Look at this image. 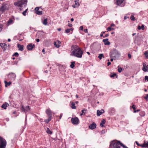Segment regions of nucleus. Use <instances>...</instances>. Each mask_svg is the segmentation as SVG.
Instances as JSON below:
<instances>
[{
	"mask_svg": "<svg viewBox=\"0 0 148 148\" xmlns=\"http://www.w3.org/2000/svg\"><path fill=\"white\" fill-rule=\"evenodd\" d=\"M72 54L73 55L78 58H81L83 51L77 46L73 45L71 47Z\"/></svg>",
	"mask_w": 148,
	"mask_h": 148,
	"instance_id": "f257e3e1",
	"label": "nucleus"
},
{
	"mask_svg": "<svg viewBox=\"0 0 148 148\" xmlns=\"http://www.w3.org/2000/svg\"><path fill=\"white\" fill-rule=\"evenodd\" d=\"M123 144L119 141L114 140L111 141L110 148H122Z\"/></svg>",
	"mask_w": 148,
	"mask_h": 148,
	"instance_id": "f03ea898",
	"label": "nucleus"
},
{
	"mask_svg": "<svg viewBox=\"0 0 148 148\" xmlns=\"http://www.w3.org/2000/svg\"><path fill=\"white\" fill-rule=\"evenodd\" d=\"M110 58H112L114 60H115L117 57H119L120 56V53L114 49L110 52Z\"/></svg>",
	"mask_w": 148,
	"mask_h": 148,
	"instance_id": "7ed1b4c3",
	"label": "nucleus"
},
{
	"mask_svg": "<svg viewBox=\"0 0 148 148\" xmlns=\"http://www.w3.org/2000/svg\"><path fill=\"white\" fill-rule=\"evenodd\" d=\"M27 3V0H20L14 3V5L18 7H22L23 4H26Z\"/></svg>",
	"mask_w": 148,
	"mask_h": 148,
	"instance_id": "20e7f679",
	"label": "nucleus"
},
{
	"mask_svg": "<svg viewBox=\"0 0 148 148\" xmlns=\"http://www.w3.org/2000/svg\"><path fill=\"white\" fill-rule=\"evenodd\" d=\"M21 110L22 112L27 113L29 112L30 110L29 106H27L25 107H24L23 105H21Z\"/></svg>",
	"mask_w": 148,
	"mask_h": 148,
	"instance_id": "39448f33",
	"label": "nucleus"
},
{
	"mask_svg": "<svg viewBox=\"0 0 148 148\" xmlns=\"http://www.w3.org/2000/svg\"><path fill=\"white\" fill-rule=\"evenodd\" d=\"M6 143L5 139H0V148H5Z\"/></svg>",
	"mask_w": 148,
	"mask_h": 148,
	"instance_id": "423d86ee",
	"label": "nucleus"
},
{
	"mask_svg": "<svg viewBox=\"0 0 148 148\" xmlns=\"http://www.w3.org/2000/svg\"><path fill=\"white\" fill-rule=\"evenodd\" d=\"M71 121L72 123L74 125H77L79 123V120L77 117L72 118Z\"/></svg>",
	"mask_w": 148,
	"mask_h": 148,
	"instance_id": "0eeeda50",
	"label": "nucleus"
},
{
	"mask_svg": "<svg viewBox=\"0 0 148 148\" xmlns=\"http://www.w3.org/2000/svg\"><path fill=\"white\" fill-rule=\"evenodd\" d=\"M8 77L11 80L14 81L16 77V75L14 73H11L9 74Z\"/></svg>",
	"mask_w": 148,
	"mask_h": 148,
	"instance_id": "6e6552de",
	"label": "nucleus"
},
{
	"mask_svg": "<svg viewBox=\"0 0 148 148\" xmlns=\"http://www.w3.org/2000/svg\"><path fill=\"white\" fill-rule=\"evenodd\" d=\"M8 9V7L5 5H3L0 8V10L3 12L6 10H7Z\"/></svg>",
	"mask_w": 148,
	"mask_h": 148,
	"instance_id": "1a4fd4ad",
	"label": "nucleus"
},
{
	"mask_svg": "<svg viewBox=\"0 0 148 148\" xmlns=\"http://www.w3.org/2000/svg\"><path fill=\"white\" fill-rule=\"evenodd\" d=\"M39 7H36L35 9V11L36 13L38 15H41L42 13V11H40L39 10Z\"/></svg>",
	"mask_w": 148,
	"mask_h": 148,
	"instance_id": "9d476101",
	"label": "nucleus"
},
{
	"mask_svg": "<svg viewBox=\"0 0 148 148\" xmlns=\"http://www.w3.org/2000/svg\"><path fill=\"white\" fill-rule=\"evenodd\" d=\"M35 47V45L32 44V43H30L27 46V48L28 50H31Z\"/></svg>",
	"mask_w": 148,
	"mask_h": 148,
	"instance_id": "9b49d317",
	"label": "nucleus"
},
{
	"mask_svg": "<svg viewBox=\"0 0 148 148\" xmlns=\"http://www.w3.org/2000/svg\"><path fill=\"white\" fill-rule=\"evenodd\" d=\"M140 147L142 148H148V141H145V140L144 141V143L143 144H141V145H140Z\"/></svg>",
	"mask_w": 148,
	"mask_h": 148,
	"instance_id": "f8f14e48",
	"label": "nucleus"
},
{
	"mask_svg": "<svg viewBox=\"0 0 148 148\" xmlns=\"http://www.w3.org/2000/svg\"><path fill=\"white\" fill-rule=\"evenodd\" d=\"M143 68L142 70L145 72L148 71V65H146L145 63L143 64Z\"/></svg>",
	"mask_w": 148,
	"mask_h": 148,
	"instance_id": "ddd939ff",
	"label": "nucleus"
},
{
	"mask_svg": "<svg viewBox=\"0 0 148 148\" xmlns=\"http://www.w3.org/2000/svg\"><path fill=\"white\" fill-rule=\"evenodd\" d=\"M96 124L95 122H93L92 124L90 125L89 126V128L91 130L95 129L96 127Z\"/></svg>",
	"mask_w": 148,
	"mask_h": 148,
	"instance_id": "4468645a",
	"label": "nucleus"
},
{
	"mask_svg": "<svg viewBox=\"0 0 148 148\" xmlns=\"http://www.w3.org/2000/svg\"><path fill=\"white\" fill-rule=\"evenodd\" d=\"M109 112L110 114H113L115 112V110L114 108H111L109 110Z\"/></svg>",
	"mask_w": 148,
	"mask_h": 148,
	"instance_id": "2eb2a0df",
	"label": "nucleus"
},
{
	"mask_svg": "<svg viewBox=\"0 0 148 148\" xmlns=\"http://www.w3.org/2000/svg\"><path fill=\"white\" fill-rule=\"evenodd\" d=\"M108 39L106 38L104 39L103 40V41L104 43V44L105 45H109L110 44V42L108 41Z\"/></svg>",
	"mask_w": 148,
	"mask_h": 148,
	"instance_id": "dca6fc26",
	"label": "nucleus"
},
{
	"mask_svg": "<svg viewBox=\"0 0 148 148\" xmlns=\"http://www.w3.org/2000/svg\"><path fill=\"white\" fill-rule=\"evenodd\" d=\"M8 106H9V104L5 102V103L3 104L1 106V108H4V109H6L7 108V107Z\"/></svg>",
	"mask_w": 148,
	"mask_h": 148,
	"instance_id": "f3484780",
	"label": "nucleus"
},
{
	"mask_svg": "<svg viewBox=\"0 0 148 148\" xmlns=\"http://www.w3.org/2000/svg\"><path fill=\"white\" fill-rule=\"evenodd\" d=\"M46 113L49 116H52L51 111L49 109H47L46 111Z\"/></svg>",
	"mask_w": 148,
	"mask_h": 148,
	"instance_id": "a211bd4d",
	"label": "nucleus"
},
{
	"mask_svg": "<svg viewBox=\"0 0 148 148\" xmlns=\"http://www.w3.org/2000/svg\"><path fill=\"white\" fill-rule=\"evenodd\" d=\"M23 45H21L19 44L17 45V47L19 49V50L23 51Z\"/></svg>",
	"mask_w": 148,
	"mask_h": 148,
	"instance_id": "6ab92c4d",
	"label": "nucleus"
},
{
	"mask_svg": "<svg viewBox=\"0 0 148 148\" xmlns=\"http://www.w3.org/2000/svg\"><path fill=\"white\" fill-rule=\"evenodd\" d=\"M0 46L3 48V50H4L5 49V47H6L7 45L5 43H1L0 44Z\"/></svg>",
	"mask_w": 148,
	"mask_h": 148,
	"instance_id": "aec40b11",
	"label": "nucleus"
},
{
	"mask_svg": "<svg viewBox=\"0 0 148 148\" xmlns=\"http://www.w3.org/2000/svg\"><path fill=\"white\" fill-rule=\"evenodd\" d=\"M102 110L103 111V112H101L99 110H97V116H99L101 115L103 113H104V110L103 109Z\"/></svg>",
	"mask_w": 148,
	"mask_h": 148,
	"instance_id": "412c9836",
	"label": "nucleus"
},
{
	"mask_svg": "<svg viewBox=\"0 0 148 148\" xmlns=\"http://www.w3.org/2000/svg\"><path fill=\"white\" fill-rule=\"evenodd\" d=\"M4 82L5 84V87H7L8 86H10L12 84L11 82H8L6 81H5Z\"/></svg>",
	"mask_w": 148,
	"mask_h": 148,
	"instance_id": "4be33fe9",
	"label": "nucleus"
},
{
	"mask_svg": "<svg viewBox=\"0 0 148 148\" xmlns=\"http://www.w3.org/2000/svg\"><path fill=\"white\" fill-rule=\"evenodd\" d=\"M106 122V120L105 119H102L100 123V125L101 127L104 126L103 124H104Z\"/></svg>",
	"mask_w": 148,
	"mask_h": 148,
	"instance_id": "5701e85b",
	"label": "nucleus"
},
{
	"mask_svg": "<svg viewBox=\"0 0 148 148\" xmlns=\"http://www.w3.org/2000/svg\"><path fill=\"white\" fill-rule=\"evenodd\" d=\"M124 0H118L116 1L117 4L118 5H121L123 3Z\"/></svg>",
	"mask_w": 148,
	"mask_h": 148,
	"instance_id": "b1692460",
	"label": "nucleus"
},
{
	"mask_svg": "<svg viewBox=\"0 0 148 148\" xmlns=\"http://www.w3.org/2000/svg\"><path fill=\"white\" fill-rule=\"evenodd\" d=\"M144 26L143 25H142L141 27H140V25L138 26V29L139 30L142 29V30H144Z\"/></svg>",
	"mask_w": 148,
	"mask_h": 148,
	"instance_id": "393cba45",
	"label": "nucleus"
},
{
	"mask_svg": "<svg viewBox=\"0 0 148 148\" xmlns=\"http://www.w3.org/2000/svg\"><path fill=\"white\" fill-rule=\"evenodd\" d=\"M51 116H49V118L48 119L45 120V121L48 123H49L51 120Z\"/></svg>",
	"mask_w": 148,
	"mask_h": 148,
	"instance_id": "a878e982",
	"label": "nucleus"
},
{
	"mask_svg": "<svg viewBox=\"0 0 148 148\" xmlns=\"http://www.w3.org/2000/svg\"><path fill=\"white\" fill-rule=\"evenodd\" d=\"M71 107L72 109H75L76 108V107L75 106V104L74 103H73V102H72L71 103Z\"/></svg>",
	"mask_w": 148,
	"mask_h": 148,
	"instance_id": "bb28decb",
	"label": "nucleus"
},
{
	"mask_svg": "<svg viewBox=\"0 0 148 148\" xmlns=\"http://www.w3.org/2000/svg\"><path fill=\"white\" fill-rule=\"evenodd\" d=\"M98 58H99L100 60L102 58H104L103 54L102 53L99 54Z\"/></svg>",
	"mask_w": 148,
	"mask_h": 148,
	"instance_id": "cd10ccee",
	"label": "nucleus"
},
{
	"mask_svg": "<svg viewBox=\"0 0 148 148\" xmlns=\"http://www.w3.org/2000/svg\"><path fill=\"white\" fill-rule=\"evenodd\" d=\"M75 62H71V64L70 65V67L71 68H73L75 66Z\"/></svg>",
	"mask_w": 148,
	"mask_h": 148,
	"instance_id": "c85d7f7f",
	"label": "nucleus"
},
{
	"mask_svg": "<svg viewBox=\"0 0 148 148\" xmlns=\"http://www.w3.org/2000/svg\"><path fill=\"white\" fill-rule=\"evenodd\" d=\"M46 132L48 134H51L52 133V132L50 131L49 129L48 128H47Z\"/></svg>",
	"mask_w": 148,
	"mask_h": 148,
	"instance_id": "c756f323",
	"label": "nucleus"
},
{
	"mask_svg": "<svg viewBox=\"0 0 148 148\" xmlns=\"http://www.w3.org/2000/svg\"><path fill=\"white\" fill-rule=\"evenodd\" d=\"M43 23L45 25H46L47 24V18L44 19L43 22Z\"/></svg>",
	"mask_w": 148,
	"mask_h": 148,
	"instance_id": "7c9ffc66",
	"label": "nucleus"
},
{
	"mask_svg": "<svg viewBox=\"0 0 148 148\" xmlns=\"http://www.w3.org/2000/svg\"><path fill=\"white\" fill-rule=\"evenodd\" d=\"M53 44L57 48H59L60 46V45L59 44H57V42H54Z\"/></svg>",
	"mask_w": 148,
	"mask_h": 148,
	"instance_id": "2f4dec72",
	"label": "nucleus"
},
{
	"mask_svg": "<svg viewBox=\"0 0 148 148\" xmlns=\"http://www.w3.org/2000/svg\"><path fill=\"white\" fill-rule=\"evenodd\" d=\"M87 111V110L86 109V108H84L83 109V110H82V112L84 113V114L85 115L86 114V112Z\"/></svg>",
	"mask_w": 148,
	"mask_h": 148,
	"instance_id": "473e14b6",
	"label": "nucleus"
},
{
	"mask_svg": "<svg viewBox=\"0 0 148 148\" xmlns=\"http://www.w3.org/2000/svg\"><path fill=\"white\" fill-rule=\"evenodd\" d=\"M115 76H116V78H117V76H116V73H114L111 74L110 75V77H114Z\"/></svg>",
	"mask_w": 148,
	"mask_h": 148,
	"instance_id": "72a5a7b5",
	"label": "nucleus"
},
{
	"mask_svg": "<svg viewBox=\"0 0 148 148\" xmlns=\"http://www.w3.org/2000/svg\"><path fill=\"white\" fill-rule=\"evenodd\" d=\"M130 19L133 21H134L135 20V17H134L133 15H132L130 17Z\"/></svg>",
	"mask_w": 148,
	"mask_h": 148,
	"instance_id": "f704fd0d",
	"label": "nucleus"
},
{
	"mask_svg": "<svg viewBox=\"0 0 148 148\" xmlns=\"http://www.w3.org/2000/svg\"><path fill=\"white\" fill-rule=\"evenodd\" d=\"M114 29L113 28H111V27H108L107 29V30L108 31H109L112 30H114Z\"/></svg>",
	"mask_w": 148,
	"mask_h": 148,
	"instance_id": "c9c22d12",
	"label": "nucleus"
},
{
	"mask_svg": "<svg viewBox=\"0 0 148 148\" xmlns=\"http://www.w3.org/2000/svg\"><path fill=\"white\" fill-rule=\"evenodd\" d=\"M13 56L17 57L18 56V53L17 52L15 53H14L13 55Z\"/></svg>",
	"mask_w": 148,
	"mask_h": 148,
	"instance_id": "e433bc0d",
	"label": "nucleus"
},
{
	"mask_svg": "<svg viewBox=\"0 0 148 148\" xmlns=\"http://www.w3.org/2000/svg\"><path fill=\"white\" fill-rule=\"evenodd\" d=\"M122 70V69L121 68V67L118 68V71L119 73H121V72Z\"/></svg>",
	"mask_w": 148,
	"mask_h": 148,
	"instance_id": "4c0bfd02",
	"label": "nucleus"
},
{
	"mask_svg": "<svg viewBox=\"0 0 148 148\" xmlns=\"http://www.w3.org/2000/svg\"><path fill=\"white\" fill-rule=\"evenodd\" d=\"M27 9H26L25 11L23 12L22 14L24 16L26 15V13L27 11Z\"/></svg>",
	"mask_w": 148,
	"mask_h": 148,
	"instance_id": "58836bf2",
	"label": "nucleus"
},
{
	"mask_svg": "<svg viewBox=\"0 0 148 148\" xmlns=\"http://www.w3.org/2000/svg\"><path fill=\"white\" fill-rule=\"evenodd\" d=\"M12 20L11 19H10L8 21V24H10L12 23Z\"/></svg>",
	"mask_w": 148,
	"mask_h": 148,
	"instance_id": "ea45409f",
	"label": "nucleus"
},
{
	"mask_svg": "<svg viewBox=\"0 0 148 148\" xmlns=\"http://www.w3.org/2000/svg\"><path fill=\"white\" fill-rule=\"evenodd\" d=\"M75 4L78 7L79 5V3L77 1H75Z\"/></svg>",
	"mask_w": 148,
	"mask_h": 148,
	"instance_id": "a19ab883",
	"label": "nucleus"
},
{
	"mask_svg": "<svg viewBox=\"0 0 148 148\" xmlns=\"http://www.w3.org/2000/svg\"><path fill=\"white\" fill-rule=\"evenodd\" d=\"M70 32V29H67L65 30V32L66 33H69Z\"/></svg>",
	"mask_w": 148,
	"mask_h": 148,
	"instance_id": "79ce46f5",
	"label": "nucleus"
},
{
	"mask_svg": "<svg viewBox=\"0 0 148 148\" xmlns=\"http://www.w3.org/2000/svg\"><path fill=\"white\" fill-rule=\"evenodd\" d=\"M148 94L146 95V96L144 97V99H145L146 100H148Z\"/></svg>",
	"mask_w": 148,
	"mask_h": 148,
	"instance_id": "37998d69",
	"label": "nucleus"
},
{
	"mask_svg": "<svg viewBox=\"0 0 148 148\" xmlns=\"http://www.w3.org/2000/svg\"><path fill=\"white\" fill-rule=\"evenodd\" d=\"M144 54L145 55H148V51H146L144 53Z\"/></svg>",
	"mask_w": 148,
	"mask_h": 148,
	"instance_id": "c03bdc74",
	"label": "nucleus"
},
{
	"mask_svg": "<svg viewBox=\"0 0 148 148\" xmlns=\"http://www.w3.org/2000/svg\"><path fill=\"white\" fill-rule=\"evenodd\" d=\"M145 80H147L148 81V76H145Z\"/></svg>",
	"mask_w": 148,
	"mask_h": 148,
	"instance_id": "a18cd8bd",
	"label": "nucleus"
},
{
	"mask_svg": "<svg viewBox=\"0 0 148 148\" xmlns=\"http://www.w3.org/2000/svg\"><path fill=\"white\" fill-rule=\"evenodd\" d=\"M132 108L135 111V109H136V108L135 107V106L134 105H133L132 107Z\"/></svg>",
	"mask_w": 148,
	"mask_h": 148,
	"instance_id": "49530a36",
	"label": "nucleus"
},
{
	"mask_svg": "<svg viewBox=\"0 0 148 148\" xmlns=\"http://www.w3.org/2000/svg\"><path fill=\"white\" fill-rule=\"evenodd\" d=\"M68 26L70 27H71L72 26V25L70 23H68Z\"/></svg>",
	"mask_w": 148,
	"mask_h": 148,
	"instance_id": "de8ad7c7",
	"label": "nucleus"
},
{
	"mask_svg": "<svg viewBox=\"0 0 148 148\" xmlns=\"http://www.w3.org/2000/svg\"><path fill=\"white\" fill-rule=\"evenodd\" d=\"M73 7L75 8L78 7L77 5H76L75 4V5H72Z\"/></svg>",
	"mask_w": 148,
	"mask_h": 148,
	"instance_id": "09e8293b",
	"label": "nucleus"
},
{
	"mask_svg": "<svg viewBox=\"0 0 148 148\" xmlns=\"http://www.w3.org/2000/svg\"><path fill=\"white\" fill-rule=\"evenodd\" d=\"M84 32L85 33H87L88 32V29H84Z\"/></svg>",
	"mask_w": 148,
	"mask_h": 148,
	"instance_id": "8fccbe9b",
	"label": "nucleus"
},
{
	"mask_svg": "<svg viewBox=\"0 0 148 148\" xmlns=\"http://www.w3.org/2000/svg\"><path fill=\"white\" fill-rule=\"evenodd\" d=\"M79 29L81 30H83V26H81L80 27Z\"/></svg>",
	"mask_w": 148,
	"mask_h": 148,
	"instance_id": "3c124183",
	"label": "nucleus"
},
{
	"mask_svg": "<svg viewBox=\"0 0 148 148\" xmlns=\"http://www.w3.org/2000/svg\"><path fill=\"white\" fill-rule=\"evenodd\" d=\"M135 143H136V144L138 146H140V145H141V144H139L137 141H136Z\"/></svg>",
	"mask_w": 148,
	"mask_h": 148,
	"instance_id": "603ef678",
	"label": "nucleus"
},
{
	"mask_svg": "<svg viewBox=\"0 0 148 148\" xmlns=\"http://www.w3.org/2000/svg\"><path fill=\"white\" fill-rule=\"evenodd\" d=\"M128 57L129 58H130L131 57V55L130 54H128Z\"/></svg>",
	"mask_w": 148,
	"mask_h": 148,
	"instance_id": "864d4df0",
	"label": "nucleus"
},
{
	"mask_svg": "<svg viewBox=\"0 0 148 148\" xmlns=\"http://www.w3.org/2000/svg\"><path fill=\"white\" fill-rule=\"evenodd\" d=\"M108 36H109V34H106L105 36H103V38L107 37Z\"/></svg>",
	"mask_w": 148,
	"mask_h": 148,
	"instance_id": "5fc2aeb1",
	"label": "nucleus"
},
{
	"mask_svg": "<svg viewBox=\"0 0 148 148\" xmlns=\"http://www.w3.org/2000/svg\"><path fill=\"white\" fill-rule=\"evenodd\" d=\"M42 52L44 54H45V49H43L42 50Z\"/></svg>",
	"mask_w": 148,
	"mask_h": 148,
	"instance_id": "6e6d98bb",
	"label": "nucleus"
},
{
	"mask_svg": "<svg viewBox=\"0 0 148 148\" xmlns=\"http://www.w3.org/2000/svg\"><path fill=\"white\" fill-rule=\"evenodd\" d=\"M111 64V63L110 62H108V66H109Z\"/></svg>",
	"mask_w": 148,
	"mask_h": 148,
	"instance_id": "4d7b16f0",
	"label": "nucleus"
},
{
	"mask_svg": "<svg viewBox=\"0 0 148 148\" xmlns=\"http://www.w3.org/2000/svg\"><path fill=\"white\" fill-rule=\"evenodd\" d=\"M140 111L139 110H135L134 111V112L135 113L136 112H139Z\"/></svg>",
	"mask_w": 148,
	"mask_h": 148,
	"instance_id": "13d9d810",
	"label": "nucleus"
},
{
	"mask_svg": "<svg viewBox=\"0 0 148 148\" xmlns=\"http://www.w3.org/2000/svg\"><path fill=\"white\" fill-rule=\"evenodd\" d=\"M114 25H115L114 24H112L110 25V27H112L113 26H114Z\"/></svg>",
	"mask_w": 148,
	"mask_h": 148,
	"instance_id": "bf43d9fd",
	"label": "nucleus"
},
{
	"mask_svg": "<svg viewBox=\"0 0 148 148\" xmlns=\"http://www.w3.org/2000/svg\"><path fill=\"white\" fill-rule=\"evenodd\" d=\"M57 42H58V44H59L60 45V44H61V42L60 41H57Z\"/></svg>",
	"mask_w": 148,
	"mask_h": 148,
	"instance_id": "052dcab7",
	"label": "nucleus"
},
{
	"mask_svg": "<svg viewBox=\"0 0 148 148\" xmlns=\"http://www.w3.org/2000/svg\"><path fill=\"white\" fill-rule=\"evenodd\" d=\"M145 56L146 59H148V55H145Z\"/></svg>",
	"mask_w": 148,
	"mask_h": 148,
	"instance_id": "680f3d73",
	"label": "nucleus"
},
{
	"mask_svg": "<svg viewBox=\"0 0 148 148\" xmlns=\"http://www.w3.org/2000/svg\"><path fill=\"white\" fill-rule=\"evenodd\" d=\"M105 132V131L104 130H102L101 131V134H102L103 133H104Z\"/></svg>",
	"mask_w": 148,
	"mask_h": 148,
	"instance_id": "e2e57ef3",
	"label": "nucleus"
},
{
	"mask_svg": "<svg viewBox=\"0 0 148 148\" xmlns=\"http://www.w3.org/2000/svg\"><path fill=\"white\" fill-rule=\"evenodd\" d=\"M127 18V16H125L124 17V19L125 20Z\"/></svg>",
	"mask_w": 148,
	"mask_h": 148,
	"instance_id": "0e129e2a",
	"label": "nucleus"
},
{
	"mask_svg": "<svg viewBox=\"0 0 148 148\" xmlns=\"http://www.w3.org/2000/svg\"><path fill=\"white\" fill-rule=\"evenodd\" d=\"M40 41V40L39 39H36V41L37 42H38Z\"/></svg>",
	"mask_w": 148,
	"mask_h": 148,
	"instance_id": "69168bd1",
	"label": "nucleus"
},
{
	"mask_svg": "<svg viewBox=\"0 0 148 148\" xmlns=\"http://www.w3.org/2000/svg\"><path fill=\"white\" fill-rule=\"evenodd\" d=\"M58 29V30L59 31H60L61 30V28H59Z\"/></svg>",
	"mask_w": 148,
	"mask_h": 148,
	"instance_id": "338daca9",
	"label": "nucleus"
},
{
	"mask_svg": "<svg viewBox=\"0 0 148 148\" xmlns=\"http://www.w3.org/2000/svg\"><path fill=\"white\" fill-rule=\"evenodd\" d=\"M71 21H74V19L73 18H71Z\"/></svg>",
	"mask_w": 148,
	"mask_h": 148,
	"instance_id": "774afa93",
	"label": "nucleus"
}]
</instances>
